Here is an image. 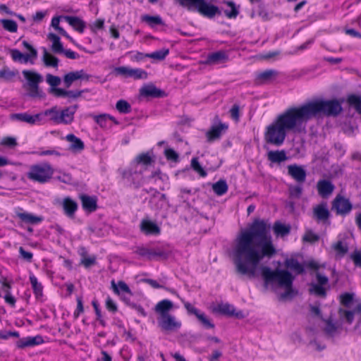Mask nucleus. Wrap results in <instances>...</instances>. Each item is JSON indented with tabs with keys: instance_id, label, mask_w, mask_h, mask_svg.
Masks as SVG:
<instances>
[{
	"instance_id": "nucleus-10",
	"label": "nucleus",
	"mask_w": 361,
	"mask_h": 361,
	"mask_svg": "<svg viewBox=\"0 0 361 361\" xmlns=\"http://www.w3.org/2000/svg\"><path fill=\"white\" fill-rule=\"evenodd\" d=\"M63 214L69 219H74L78 209V204L72 197L67 196L62 199L61 202Z\"/></svg>"
},
{
	"instance_id": "nucleus-42",
	"label": "nucleus",
	"mask_w": 361,
	"mask_h": 361,
	"mask_svg": "<svg viewBox=\"0 0 361 361\" xmlns=\"http://www.w3.org/2000/svg\"><path fill=\"white\" fill-rule=\"evenodd\" d=\"M0 23L4 29L10 32H16L18 30V25L16 22L11 19H1Z\"/></svg>"
},
{
	"instance_id": "nucleus-27",
	"label": "nucleus",
	"mask_w": 361,
	"mask_h": 361,
	"mask_svg": "<svg viewBox=\"0 0 361 361\" xmlns=\"http://www.w3.org/2000/svg\"><path fill=\"white\" fill-rule=\"evenodd\" d=\"M65 20L77 32L82 34L86 27L85 21L77 16H66L63 17Z\"/></svg>"
},
{
	"instance_id": "nucleus-60",
	"label": "nucleus",
	"mask_w": 361,
	"mask_h": 361,
	"mask_svg": "<svg viewBox=\"0 0 361 361\" xmlns=\"http://www.w3.org/2000/svg\"><path fill=\"white\" fill-rule=\"evenodd\" d=\"M353 300V295L349 293H345L341 295L340 302L344 306H348Z\"/></svg>"
},
{
	"instance_id": "nucleus-55",
	"label": "nucleus",
	"mask_w": 361,
	"mask_h": 361,
	"mask_svg": "<svg viewBox=\"0 0 361 361\" xmlns=\"http://www.w3.org/2000/svg\"><path fill=\"white\" fill-rule=\"evenodd\" d=\"M130 68L127 66L116 67L114 69V73L116 75H122L126 78H130Z\"/></svg>"
},
{
	"instance_id": "nucleus-47",
	"label": "nucleus",
	"mask_w": 361,
	"mask_h": 361,
	"mask_svg": "<svg viewBox=\"0 0 361 361\" xmlns=\"http://www.w3.org/2000/svg\"><path fill=\"white\" fill-rule=\"evenodd\" d=\"M11 56L15 61H21L26 63L30 61L25 54H23L18 49H12L11 51Z\"/></svg>"
},
{
	"instance_id": "nucleus-35",
	"label": "nucleus",
	"mask_w": 361,
	"mask_h": 361,
	"mask_svg": "<svg viewBox=\"0 0 361 361\" xmlns=\"http://www.w3.org/2000/svg\"><path fill=\"white\" fill-rule=\"evenodd\" d=\"M228 186L225 180H219L212 185V190L214 193L219 196L226 194L228 191Z\"/></svg>"
},
{
	"instance_id": "nucleus-14",
	"label": "nucleus",
	"mask_w": 361,
	"mask_h": 361,
	"mask_svg": "<svg viewBox=\"0 0 361 361\" xmlns=\"http://www.w3.org/2000/svg\"><path fill=\"white\" fill-rule=\"evenodd\" d=\"M288 174L298 183H303L307 177V172L302 166L290 164L287 167Z\"/></svg>"
},
{
	"instance_id": "nucleus-26",
	"label": "nucleus",
	"mask_w": 361,
	"mask_h": 361,
	"mask_svg": "<svg viewBox=\"0 0 361 361\" xmlns=\"http://www.w3.org/2000/svg\"><path fill=\"white\" fill-rule=\"evenodd\" d=\"M277 75L276 71L267 69L256 75L255 82L258 85L265 84L271 81Z\"/></svg>"
},
{
	"instance_id": "nucleus-25",
	"label": "nucleus",
	"mask_w": 361,
	"mask_h": 361,
	"mask_svg": "<svg viewBox=\"0 0 361 361\" xmlns=\"http://www.w3.org/2000/svg\"><path fill=\"white\" fill-rule=\"evenodd\" d=\"M55 97L67 98L68 101L75 100L82 96L83 90H68L65 89L54 90Z\"/></svg>"
},
{
	"instance_id": "nucleus-21",
	"label": "nucleus",
	"mask_w": 361,
	"mask_h": 361,
	"mask_svg": "<svg viewBox=\"0 0 361 361\" xmlns=\"http://www.w3.org/2000/svg\"><path fill=\"white\" fill-rule=\"evenodd\" d=\"M77 106H68L62 110H59V124H71L74 119V114L76 111Z\"/></svg>"
},
{
	"instance_id": "nucleus-2",
	"label": "nucleus",
	"mask_w": 361,
	"mask_h": 361,
	"mask_svg": "<svg viewBox=\"0 0 361 361\" xmlns=\"http://www.w3.org/2000/svg\"><path fill=\"white\" fill-rule=\"evenodd\" d=\"M342 109L341 103L336 99H317L298 106L289 107L266 127L264 140L267 144L280 147L288 133H300L312 118L319 115L336 117Z\"/></svg>"
},
{
	"instance_id": "nucleus-16",
	"label": "nucleus",
	"mask_w": 361,
	"mask_h": 361,
	"mask_svg": "<svg viewBox=\"0 0 361 361\" xmlns=\"http://www.w3.org/2000/svg\"><path fill=\"white\" fill-rule=\"evenodd\" d=\"M79 199L81 201L82 207L85 212L92 213L97 209L98 199L96 196H90L86 194H80L79 195Z\"/></svg>"
},
{
	"instance_id": "nucleus-29",
	"label": "nucleus",
	"mask_w": 361,
	"mask_h": 361,
	"mask_svg": "<svg viewBox=\"0 0 361 361\" xmlns=\"http://www.w3.org/2000/svg\"><path fill=\"white\" fill-rule=\"evenodd\" d=\"M224 4L228 6L230 9H225L224 13L228 19H235L239 14V8L233 1H224Z\"/></svg>"
},
{
	"instance_id": "nucleus-6",
	"label": "nucleus",
	"mask_w": 361,
	"mask_h": 361,
	"mask_svg": "<svg viewBox=\"0 0 361 361\" xmlns=\"http://www.w3.org/2000/svg\"><path fill=\"white\" fill-rule=\"evenodd\" d=\"M22 73L27 81L26 84L23 85V88L27 90L28 96L31 98L44 97V92L39 86L42 81V75L30 70H24Z\"/></svg>"
},
{
	"instance_id": "nucleus-28",
	"label": "nucleus",
	"mask_w": 361,
	"mask_h": 361,
	"mask_svg": "<svg viewBox=\"0 0 361 361\" xmlns=\"http://www.w3.org/2000/svg\"><path fill=\"white\" fill-rule=\"evenodd\" d=\"M142 22L147 23L150 27L153 28L157 25H163L164 23L159 16H149L147 14L141 16Z\"/></svg>"
},
{
	"instance_id": "nucleus-11",
	"label": "nucleus",
	"mask_w": 361,
	"mask_h": 361,
	"mask_svg": "<svg viewBox=\"0 0 361 361\" xmlns=\"http://www.w3.org/2000/svg\"><path fill=\"white\" fill-rule=\"evenodd\" d=\"M228 129V125L226 123L219 122L217 125H213L206 133L207 142H212L221 138L222 134Z\"/></svg>"
},
{
	"instance_id": "nucleus-15",
	"label": "nucleus",
	"mask_w": 361,
	"mask_h": 361,
	"mask_svg": "<svg viewBox=\"0 0 361 361\" xmlns=\"http://www.w3.org/2000/svg\"><path fill=\"white\" fill-rule=\"evenodd\" d=\"M334 189V185L329 180L322 179L318 180L317 183L318 195L323 199H326L331 196Z\"/></svg>"
},
{
	"instance_id": "nucleus-46",
	"label": "nucleus",
	"mask_w": 361,
	"mask_h": 361,
	"mask_svg": "<svg viewBox=\"0 0 361 361\" xmlns=\"http://www.w3.org/2000/svg\"><path fill=\"white\" fill-rule=\"evenodd\" d=\"M286 267L293 269L298 274H302L305 271L304 267L295 259L286 261Z\"/></svg>"
},
{
	"instance_id": "nucleus-23",
	"label": "nucleus",
	"mask_w": 361,
	"mask_h": 361,
	"mask_svg": "<svg viewBox=\"0 0 361 361\" xmlns=\"http://www.w3.org/2000/svg\"><path fill=\"white\" fill-rule=\"evenodd\" d=\"M140 93L144 97L152 98H161L166 95L164 91L157 88L154 85H146L142 87Z\"/></svg>"
},
{
	"instance_id": "nucleus-7",
	"label": "nucleus",
	"mask_w": 361,
	"mask_h": 361,
	"mask_svg": "<svg viewBox=\"0 0 361 361\" xmlns=\"http://www.w3.org/2000/svg\"><path fill=\"white\" fill-rule=\"evenodd\" d=\"M353 209V204L350 200L341 194H338L331 202V210L337 216H345Z\"/></svg>"
},
{
	"instance_id": "nucleus-12",
	"label": "nucleus",
	"mask_w": 361,
	"mask_h": 361,
	"mask_svg": "<svg viewBox=\"0 0 361 361\" xmlns=\"http://www.w3.org/2000/svg\"><path fill=\"white\" fill-rule=\"evenodd\" d=\"M228 54L225 50H219L215 52L209 53L206 59L202 62V64L207 66L216 65L225 63L228 61Z\"/></svg>"
},
{
	"instance_id": "nucleus-22",
	"label": "nucleus",
	"mask_w": 361,
	"mask_h": 361,
	"mask_svg": "<svg viewBox=\"0 0 361 361\" xmlns=\"http://www.w3.org/2000/svg\"><path fill=\"white\" fill-rule=\"evenodd\" d=\"M41 114H37L35 115H30L27 113H18L12 114L10 116V118L12 121H18L20 122H25L31 125L35 124L37 121L40 120Z\"/></svg>"
},
{
	"instance_id": "nucleus-57",
	"label": "nucleus",
	"mask_w": 361,
	"mask_h": 361,
	"mask_svg": "<svg viewBox=\"0 0 361 361\" xmlns=\"http://www.w3.org/2000/svg\"><path fill=\"white\" fill-rule=\"evenodd\" d=\"M310 291L321 297H325L326 295V289L320 285L312 284Z\"/></svg>"
},
{
	"instance_id": "nucleus-53",
	"label": "nucleus",
	"mask_w": 361,
	"mask_h": 361,
	"mask_svg": "<svg viewBox=\"0 0 361 361\" xmlns=\"http://www.w3.org/2000/svg\"><path fill=\"white\" fill-rule=\"evenodd\" d=\"M157 257L166 258L167 253L160 248L150 249L149 260L154 259Z\"/></svg>"
},
{
	"instance_id": "nucleus-20",
	"label": "nucleus",
	"mask_w": 361,
	"mask_h": 361,
	"mask_svg": "<svg viewBox=\"0 0 361 361\" xmlns=\"http://www.w3.org/2000/svg\"><path fill=\"white\" fill-rule=\"evenodd\" d=\"M140 230L147 235H158L161 233V229L158 225L147 219H144L141 221Z\"/></svg>"
},
{
	"instance_id": "nucleus-38",
	"label": "nucleus",
	"mask_w": 361,
	"mask_h": 361,
	"mask_svg": "<svg viewBox=\"0 0 361 361\" xmlns=\"http://www.w3.org/2000/svg\"><path fill=\"white\" fill-rule=\"evenodd\" d=\"M43 61L46 66L56 68L59 65V59L49 53L46 49L44 51Z\"/></svg>"
},
{
	"instance_id": "nucleus-44",
	"label": "nucleus",
	"mask_w": 361,
	"mask_h": 361,
	"mask_svg": "<svg viewBox=\"0 0 361 361\" xmlns=\"http://www.w3.org/2000/svg\"><path fill=\"white\" fill-rule=\"evenodd\" d=\"M169 53V51L168 49H162L148 54V58L157 61H162L168 56Z\"/></svg>"
},
{
	"instance_id": "nucleus-3",
	"label": "nucleus",
	"mask_w": 361,
	"mask_h": 361,
	"mask_svg": "<svg viewBox=\"0 0 361 361\" xmlns=\"http://www.w3.org/2000/svg\"><path fill=\"white\" fill-rule=\"evenodd\" d=\"M173 305L172 301L164 299L159 301L154 306V310L157 314L158 326L163 332L176 331L182 326L181 322L170 313Z\"/></svg>"
},
{
	"instance_id": "nucleus-19",
	"label": "nucleus",
	"mask_w": 361,
	"mask_h": 361,
	"mask_svg": "<svg viewBox=\"0 0 361 361\" xmlns=\"http://www.w3.org/2000/svg\"><path fill=\"white\" fill-rule=\"evenodd\" d=\"M66 140L70 143L68 149L74 153H80L85 149L84 142L73 133L66 135Z\"/></svg>"
},
{
	"instance_id": "nucleus-58",
	"label": "nucleus",
	"mask_w": 361,
	"mask_h": 361,
	"mask_svg": "<svg viewBox=\"0 0 361 361\" xmlns=\"http://www.w3.org/2000/svg\"><path fill=\"white\" fill-rule=\"evenodd\" d=\"M15 76V73L7 67L0 70V79L11 80Z\"/></svg>"
},
{
	"instance_id": "nucleus-30",
	"label": "nucleus",
	"mask_w": 361,
	"mask_h": 361,
	"mask_svg": "<svg viewBox=\"0 0 361 361\" xmlns=\"http://www.w3.org/2000/svg\"><path fill=\"white\" fill-rule=\"evenodd\" d=\"M47 82L50 85L49 88V93L55 97L54 90L61 89L58 86L61 84V78L59 76L47 74L46 78Z\"/></svg>"
},
{
	"instance_id": "nucleus-8",
	"label": "nucleus",
	"mask_w": 361,
	"mask_h": 361,
	"mask_svg": "<svg viewBox=\"0 0 361 361\" xmlns=\"http://www.w3.org/2000/svg\"><path fill=\"white\" fill-rule=\"evenodd\" d=\"M183 305L188 314L195 315L204 328H214V324L212 323V322L205 315L204 312H201L200 310L196 308L193 305L189 302H183Z\"/></svg>"
},
{
	"instance_id": "nucleus-54",
	"label": "nucleus",
	"mask_w": 361,
	"mask_h": 361,
	"mask_svg": "<svg viewBox=\"0 0 361 361\" xmlns=\"http://www.w3.org/2000/svg\"><path fill=\"white\" fill-rule=\"evenodd\" d=\"M230 116L232 120L238 122L240 117V106L238 104H233L229 111Z\"/></svg>"
},
{
	"instance_id": "nucleus-51",
	"label": "nucleus",
	"mask_w": 361,
	"mask_h": 361,
	"mask_svg": "<svg viewBox=\"0 0 361 361\" xmlns=\"http://www.w3.org/2000/svg\"><path fill=\"white\" fill-rule=\"evenodd\" d=\"M319 240V236L317 233H314L312 230H307L305 231L302 236V241L310 243H314Z\"/></svg>"
},
{
	"instance_id": "nucleus-41",
	"label": "nucleus",
	"mask_w": 361,
	"mask_h": 361,
	"mask_svg": "<svg viewBox=\"0 0 361 361\" xmlns=\"http://www.w3.org/2000/svg\"><path fill=\"white\" fill-rule=\"evenodd\" d=\"M135 161L137 164H142L147 166L151 165L154 160L149 152H146L138 154L135 158Z\"/></svg>"
},
{
	"instance_id": "nucleus-9",
	"label": "nucleus",
	"mask_w": 361,
	"mask_h": 361,
	"mask_svg": "<svg viewBox=\"0 0 361 361\" xmlns=\"http://www.w3.org/2000/svg\"><path fill=\"white\" fill-rule=\"evenodd\" d=\"M16 216L22 222L27 224L36 225L43 221V217L36 216L25 211L23 208L18 207L16 209Z\"/></svg>"
},
{
	"instance_id": "nucleus-59",
	"label": "nucleus",
	"mask_w": 361,
	"mask_h": 361,
	"mask_svg": "<svg viewBox=\"0 0 361 361\" xmlns=\"http://www.w3.org/2000/svg\"><path fill=\"white\" fill-rule=\"evenodd\" d=\"M104 26V20L102 18H98L90 25V28L93 33H96L98 30L103 29Z\"/></svg>"
},
{
	"instance_id": "nucleus-32",
	"label": "nucleus",
	"mask_w": 361,
	"mask_h": 361,
	"mask_svg": "<svg viewBox=\"0 0 361 361\" xmlns=\"http://www.w3.org/2000/svg\"><path fill=\"white\" fill-rule=\"evenodd\" d=\"M267 158L273 163H281L287 159L286 154L283 150L269 151L267 153Z\"/></svg>"
},
{
	"instance_id": "nucleus-52",
	"label": "nucleus",
	"mask_w": 361,
	"mask_h": 361,
	"mask_svg": "<svg viewBox=\"0 0 361 361\" xmlns=\"http://www.w3.org/2000/svg\"><path fill=\"white\" fill-rule=\"evenodd\" d=\"M77 306L73 312V317L75 319H78L80 315L84 312V306L82 297H77L76 298Z\"/></svg>"
},
{
	"instance_id": "nucleus-37",
	"label": "nucleus",
	"mask_w": 361,
	"mask_h": 361,
	"mask_svg": "<svg viewBox=\"0 0 361 361\" xmlns=\"http://www.w3.org/2000/svg\"><path fill=\"white\" fill-rule=\"evenodd\" d=\"M111 286L114 293L120 295L121 293H131L130 289L128 286L123 281H119L116 284L113 280L111 281Z\"/></svg>"
},
{
	"instance_id": "nucleus-13",
	"label": "nucleus",
	"mask_w": 361,
	"mask_h": 361,
	"mask_svg": "<svg viewBox=\"0 0 361 361\" xmlns=\"http://www.w3.org/2000/svg\"><path fill=\"white\" fill-rule=\"evenodd\" d=\"M312 213L314 219L318 222L322 221L325 223L331 216V213L326 202H322L314 206L312 209Z\"/></svg>"
},
{
	"instance_id": "nucleus-62",
	"label": "nucleus",
	"mask_w": 361,
	"mask_h": 361,
	"mask_svg": "<svg viewBox=\"0 0 361 361\" xmlns=\"http://www.w3.org/2000/svg\"><path fill=\"white\" fill-rule=\"evenodd\" d=\"M1 144L2 145L7 146L9 147H14L18 145L16 139L15 137L9 136L4 137L1 140Z\"/></svg>"
},
{
	"instance_id": "nucleus-64",
	"label": "nucleus",
	"mask_w": 361,
	"mask_h": 361,
	"mask_svg": "<svg viewBox=\"0 0 361 361\" xmlns=\"http://www.w3.org/2000/svg\"><path fill=\"white\" fill-rule=\"evenodd\" d=\"M351 259L357 267H361V251H355L351 255Z\"/></svg>"
},
{
	"instance_id": "nucleus-43",
	"label": "nucleus",
	"mask_w": 361,
	"mask_h": 361,
	"mask_svg": "<svg viewBox=\"0 0 361 361\" xmlns=\"http://www.w3.org/2000/svg\"><path fill=\"white\" fill-rule=\"evenodd\" d=\"M116 109L120 113L123 114H129L131 111L130 104L124 99H119L116 104Z\"/></svg>"
},
{
	"instance_id": "nucleus-50",
	"label": "nucleus",
	"mask_w": 361,
	"mask_h": 361,
	"mask_svg": "<svg viewBox=\"0 0 361 361\" xmlns=\"http://www.w3.org/2000/svg\"><path fill=\"white\" fill-rule=\"evenodd\" d=\"M22 44L25 49H26L29 53L25 54L30 61L35 59L37 56V50L27 41H23Z\"/></svg>"
},
{
	"instance_id": "nucleus-48",
	"label": "nucleus",
	"mask_w": 361,
	"mask_h": 361,
	"mask_svg": "<svg viewBox=\"0 0 361 361\" xmlns=\"http://www.w3.org/2000/svg\"><path fill=\"white\" fill-rule=\"evenodd\" d=\"M191 166L192 169L197 172L201 177H206L207 173L205 170L200 165L198 159L195 157L191 160Z\"/></svg>"
},
{
	"instance_id": "nucleus-39",
	"label": "nucleus",
	"mask_w": 361,
	"mask_h": 361,
	"mask_svg": "<svg viewBox=\"0 0 361 361\" xmlns=\"http://www.w3.org/2000/svg\"><path fill=\"white\" fill-rule=\"evenodd\" d=\"M347 102L350 106L355 108L356 111L361 114V97L352 94L348 95Z\"/></svg>"
},
{
	"instance_id": "nucleus-45",
	"label": "nucleus",
	"mask_w": 361,
	"mask_h": 361,
	"mask_svg": "<svg viewBox=\"0 0 361 361\" xmlns=\"http://www.w3.org/2000/svg\"><path fill=\"white\" fill-rule=\"evenodd\" d=\"M147 73L142 68H131L130 73V78L134 80L147 79Z\"/></svg>"
},
{
	"instance_id": "nucleus-31",
	"label": "nucleus",
	"mask_w": 361,
	"mask_h": 361,
	"mask_svg": "<svg viewBox=\"0 0 361 361\" xmlns=\"http://www.w3.org/2000/svg\"><path fill=\"white\" fill-rule=\"evenodd\" d=\"M273 230L276 235L283 237L290 233V226L277 221L274 224Z\"/></svg>"
},
{
	"instance_id": "nucleus-63",
	"label": "nucleus",
	"mask_w": 361,
	"mask_h": 361,
	"mask_svg": "<svg viewBox=\"0 0 361 361\" xmlns=\"http://www.w3.org/2000/svg\"><path fill=\"white\" fill-rule=\"evenodd\" d=\"M164 154L167 160L176 161L178 159V154L171 148L166 149Z\"/></svg>"
},
{
	"instance_id": "nucleus-56",
	"label": "nucleus",
	"mask_w": 361,
	"mask_h": 361,
	"mask_svg": "<svg viewBox=\"0 0 361 361\" xmlns=\"http://www.w3.org/2000/svg\"><path fill=\"white\" fill-rule=\"evenodd\" d=\"M20 334L17 331H6V330H1L0 331V339L2 340H8V338H19Z\"/></svg>"
},
{
	"instance_id": "nucleus-4",
	"label": "nucleus",
	"mask_w": 361,
	"mask_h": 361,
	"mask_svg": "<svg viewBox=\"0 0 361 361\" xmlns=\"http://www.w3.org/2000/svg\"><path fill=\"white\" fill-rule=\"evenodd\" d=\"M262 276L265 283L276 282L279 286L285 288V292L281 295L282 299H285L293 293L294 276L288 271L279 269L271 270L267 267H264L262 269Z\"/></svg>"
},
{
	"instance_id": "nucleus-1",
	"label": "nucleus",
	"mask_w": 361,
	"mask_h": 361,
	"mask_svg": "<svg viewBox=\"0 0 361 361\" xmlns=\"http://www.w3.org/2000/svg\"><path fill=\"white\" fill-rule=\"evenodd\" d=\"M277 252L270 234V226L264 219H255L248 228L235 239L233 262L238 273L254 277L257 266L264 258Z\"/></svg>"
},
{
	"instance_id": "nucleus-5",
	"label": "nucleus",
	"mask_w": 361,
	"mask_h": 361,
	"mask_svg": "<svg viewBox=\"0 0 361 361\" xmlns=\"http://www.w3.org/2000/svg\"><path fill=\"white\" fill-rule=\"evenodd\" d=\"M54 174L52 165L47 161H42L30 165L26 177L33 183L44 184L52 179Z\"/></svg>"
},
{
	"instance_id": "nucleus-49",
	"label": "nucleus",
	"mask_w": 361,
	"mask_h": 361,
	"mask_svg": "<svg viewBox=\"0 0 361 361\" xmlns=\"http://www.w3.org/2000/svg\"><path fill=\"white\" fill-rule=\"evenodd\" d=\"M94 121L103 128H106L111 126L109 123V120L107 118V114H103L94 116Z\"/></svg>"
},
{
	"instance_id": "nucleus-18",
	"label": "nucleus",
	"mask_w": 361,
	"mask_h": 361,
	"mask_svg": "<svg viewBox=\"0 0 361 361\" xmlns=\"http://www.w3.org/2000/svg\"><path fill=\"white\" fill-rule=\"evenodd\" d=\"M29 281L30 283L35 299L37 300H42L44 296V286L32 271H30L29 273Z\"/></svg>"
},
{
	"instance_id": "nucleus-36",
	"label": "nucleus",
	"mask_w": 361,
	"mask_h": 361,
	"mask_svg": "<svg viewBox=\"0 0 361 361\" xmlns=\"http://www.w3.org/2000/svg\"><path fill=\"white\" fill-rule=\"evenodd\" d=\"M215 311L220 314L228 316H233L235 314L234 306L228 303L218 304L215 308Z\"/></svg>"
},
{
	"instance_id": "nucleus-40",
	"label": "nucleus",
	"mask_w": 361,
	"mask_h": 361,
	"mask_svg": "<svg viewBox=\"0 0 361 361\" xmlns=\"http://www.w3.org/2000/svg\"><path fill=\"white\" fill-rule=\"evenodd\" d=\"M332 248L336 252V255L339 257H343L348 251V245L341 240H338L333 244Z\"/></svg>"
},
{
	"instance_id": "nucleus-24",
	"label": "nucleus",
	"mask_w": 361,
	"mask_h": 361,
	"mask_svg": "<svg viewBox=\"0 0 361 361\" xmlns=\"http://www.w3.org/2000/svg\"><path fill=\"white\" fill-rule=\"evenodd\" d=\"M44 343V340L41 336H27L18 340L16 343V346L18 348L23 349L26 347L35 346Z\"/></svg>"
},
{
	"instance_id": "nucleus-17",
	"label": "nucleus",
	"mask_w": 361,
	"mask_h": 361,
	"mask_svg": "<svg viewBox=\"0 0 361 361\" xmlns=\"http://www.w3.org/2000/svg\"><path fill=\"white\" fill-rule=\"evenodd\" d=\"M89 75L85 73L84 70L71 71L66 73L63 78V85L66 88H69L72 84L78 80H88Z\"/></svg>"
},
{
	"instance_id": "nucleus-33",
	"label": "nucleus",
	"mask_w": 361,
	"mask_h": 361,
	"mask_svg": "<svg viewBox=\"0 0 361 361\" xmlns=\"http://www.w3.org/2000/svg\"><path fill=\"white\" fill-rule=\"evenodd\" d=\"M48 39L52 42L51 49L54 53L61 54L63 52V47L61 42L60 37L54 34L49 33L48 35Z\"/></svg>"
},
{
	"instance_id": "nucleus-34",
	"label": "nucleus",
	"mask_w": 361,
	"mask_h": 361,
	"mask_svg": "<svg viewBox=\"0 0 361 361\" xmlns=\"http://www.w3.org/2000/svg\"><path fill=\"white\" fill-rule=\"evenodd\" d=\"M41 116H49V120L55 124H59V109L57 106H54L50 109H46Z\"/></svg>"
},
{
	"instance_id": "nucleus-61",
	"label": "nucleus",
	"mask_w": 361,
	"mask_h": 361,
	"mask_svg": "<svg viewBox=\"0 0 361 361\" xmlns=\"http://www.w3.org/2000/svg\"><path fill=\"white\" fill-rule=\"evenodd\" d=\"M96 256H87L83 259H81V264H82L85 268H89L91 266L94 265L96 263Z\"/></svg>"
}]
</instances>
